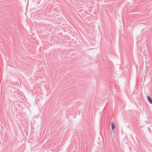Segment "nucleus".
Listing matches in <instances>:
<instances>
[{
    "mask_svg": "<svg viewBox=\"0 0 152 152\" xmlns=\"http://www.w3.org/2000/svg\"><path fill=\"white\" fill-rule=\"evenodd\" d=\"M111 126L112 129L113 130L115 127V124L114 122H112L111 123Z\"/></svg>",
    "mask_w": 152,
    "mask_h": 152,
    "instance_id": "1",
    "label": "nucleus"
},
{
    "mask_svg": "<svg viewBox=\"0 0 152 152\" xmlns=\"http://www.w3.org/2000/svg\"><path fill=\"white\" fill-rule=\"evenodd\" d=\"M149 102L152 104V100L151 98L149 96H147Z\"/></svg>",
    "mask_w": 152,
    "mask_h": 152,
    "instance_id": "2",
    "label": "nucleus"
}]
</instances>
